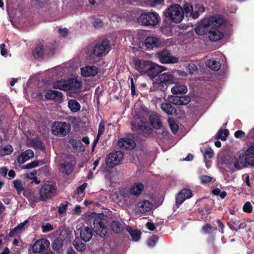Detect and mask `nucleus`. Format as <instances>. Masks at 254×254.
<instances>
[{"instance_id":"393cba45","label":"nucleus","mask_w":254,"mask_h":254,"mask_svg":"<svg viewBox=\"0 0 254 254\" xmlns=\"http://www.w3.org/2000/svg\"><path fill=\"white\" fill-rule=\"evenodd\" d=\"M227 225L231 230L235 231H238L241 228H244L246 225L239 219H237L231 220V221L227 223Z\"/></svg>"},{"instance_id":"ea45409f","label":"nucleus","mask_w":254,"mask_h":254,"mask_svg":"<svg viewBox=\"0 0 254 254\" xmlns=\"http://www.w3.org/2000/svg\"><path fill=\"white\" fill-rule=\"evenodd\" d=\"M229 133V131L227 129H223L220 128L216 135V138L217 139H221L222 141H225Z\"/></svg>"},{"instance_id":"774afa93","label":"nucleus","mask_w":254,"mask_h":254,"mask_svg":"<svg viewBox=\"0 0 254 254\" xmlns=\"http://www.w3.org/2000/svg\"><path fill=\"white\" fill-rule=\"evenodd\" d=\"M164 0H149V3L151 6L154 7L157 5L161 4Z\"/></svg>"},{"instance_id":"de8ad7c7","label":"nucleus","mask_w":254,"mask_h":254,"mask_svg":"<svg viewBox=\"0 0 254 254\" xmlns=\"http://www.w3.org/2000/svg\"><path fill=\"white\" fill-rule=\"evenodd\" d=\"M14 187L16 190L18 194H20L23 190L24 187H23L21 181L20 180H16L13 182Z\"/></svg>"},{"instance_id":"49530a36","label":"nucleus","mask_w":254,"mask_h":254,"mask_svg":"<svg viewBox=\"0 0 254 254\" xmlns=\"http://www.w3.org/2000/svg\"><path fill=\"white\" fill-rule=\"evenodd\" d=\"M212 193L213 194L219 196L222 199H224L225 198V197L227 196V192L225 191H222L220 189H219L218 188H216L214 189L212 191Z\"/></svg>"},{"instance_id":"72a5a7b5","label":"nucleus","mask_w":254,"mask_h":254,"mask_svg":"<svg viewBox=\"0 0 254 254\" xmlns=\"http://www.w3.org/2000/svg\"><path fill=\"white\" fill-rule=\"evenodd\" d=\"M204 11V7L201 4H195L194 7H193V15L192 18L194 19L197 18L199 17L200 13H202Z\"/></svg>"},{"instance_id":"9b49d317","label":"nucleus","mask_w":254,"mask_h":254,"mask_svg":"<svg viewBox=\"0 0 254 254\" xmlns=\"http://www.w3.org/2000/svg\"><path fill=\"white\" fill-rule=\"evenodd\" d=\"M124 154L120 151L112 152L109 153L106 159V163L109 167L118 165L122 160Z\"/></svg>"},{"instance_id":"423d86ee","label":"nucleus","mask_w":254,"mask_h":254,"mask_svg":"<svg viewBox=\"0 0 254 254\" xmlns=\"http://www.w3.org/2000/svg\"><path fill=\"white\" fill-rule=\"evenodd\" d=\"M160 20L159 15L156 12L142 13L138 18V23L144 26H155Z\"/></svg>"},{"instance_id":"a211bd4d","label":"nucleus","mask_w":254,"mask_h":254,"mask_svg":"<svg viewBox=\"0 0 254 254\" xmlns=\"http://www.w3.org/2000/svg\"><path fill=\"white\" fill-rule=\"evenodd\" d=\"M118 146L121 148L130 150L135 146V143L132 139L123 138L119 140Z\"/></svg>"},{"instance_id":"052dcab7","label":"nucleus","mask_w":254,"mask_h":254,"mask_svg":"<svg viewBox=\"0 0 254 254\" xmlns=\"http://www.w3.org/2000/svg\"><path fill=\"white\" fill-rule=\"evenodd\" d=\"M243 210L245 212L251 213L253 210V207L249 201H247L244 205Z\"/></svg>"},{"instance_id":"dca6fc26","label":"nucleus","mask_w":254,"mask_h":254,"mask_svg":"<svg viewBox=\"0 0 254 254\" xmlns=\"http://www.w3.org/2000/svg\"><path fill=\"white\" fill-rule=\"evenodd\" d=\"M169 101L174 104L184 105L190 101V96H168Z\"/></svg>"},{"instance_id":"5701e85b","label":"nucleus","mask_w":254,"mask_h":254,"mask_svg":"<svg viewBox=\"0 0 254 254\" xmlns=\"http://www.w3.org/2000/svg\"><path fill=\"white\" fill-rule=\"evenodd\" d=\"M92 230L89 227H86L80 231V239L85 242H88L92 238Z\"/></svg>"},{"instance_id":"6e6d98bb","label":"nucleus","mask_w":254,"mask_h":254,"mask_svg":"<svg viewBox=\"0 0 254 254\" xmlns=\"http://www.w3.org/2000/svg\"><path fill=\"white\" fill-rule=\"evenodd\" d=\"M180 192L183 195H184L183 196L185 198V200L191 197L192 195V191L190 190L187 189H184Z\"/></svg>"},{"instance_id":"20e7f679","label":"nucleus","mask_w":254,"mask_h":254,"mask_svg":"<svg viewBox=\"0 0 254 254\" xmlns=\"http://www.w3.org/2000/svg\"><path fill=\"white\" fill-rule=\"evenodd\" d=\"M223 19L219 16H212L209 18L204 19L200 21L199 24L195 28V31L197 34L201 35L203 32L202 28L211 26V27H215L220 28L223 23Z\"/></svg>"},{"instance_id":"aec40b11","label":"nucleus","mask_w":254,"mask_h":254,"mask_svg":"<svg viewBox=\"0 0 254 254\" xmlns=\"http://www.w3.org/2000/svg\"><path fill=\"white\" fill-rule=\"evenodd\" d=\"M98 68L95 66H86L81 69V75L85 77L94 76L98 73Z\"/></svg>"},{"instance_id":"a19ab883","label":"nucleus","mask_w":254,"mask_h":254,"mask_svg":"<svg viewBox=\"0 0 254 254\" xmlns=\"http://www.w3.org/2000/svg\"><path fill=\"white\" fill-rule=\"evenodd\" d=\"M183 13L186 16H191L193 15V6L189 3H186L183 8Z\"/></svg>"},{"instance_id":"3c124183","label":"nucleus","mask_w":254,"mask_h":254,"mask_svg":"<svg viewBox=\"0 0 254 254\" xmlns=\"http://www.w3.org/2000/svg\"><path fill=\"white\" fill-rule=\"evenodd\" d=\"M158 240V236L156 235H153L151 237H150L147 241V245L148 246L152 247L155 246L156 243Z\"/></svg>"},{"instance_id":"c03bdc74","label":"nucleus","mask_w":254,"mask_h":254,"mask_svg":"<svg viewBox=\"0 0 254 254\" xmlns=\"http://www.w3.org/2000/svg\"><path fill=\"white\" fill-rule=\"evenodd\" d=\"M44 164V162L40 160H36L32 161L25 165H24L22 166V169H31L35 167H36L37 166H40L41 165H43Z\"/></svg>"},{"instance_id":"58836bf2","label":"nucleus","mask_w":254,"mask_h":254,"mask_svg":"<svg viewBox=\"0 0 254 254\" xmlns=\"http://www.w3.org/2000/svg\"><path fill=\"white\" fill-rule=\"evenodd\" d=\"M202 231L204 234L212 235V232L217 230V227H212L210 224L205 223L202 227Z\"/></svg>"},{"instance_id":"bf43d9fd","label":"nucleus","mask_w":254,"mask_h":254,"mask_svg":"<svg viewBox=\"0 0 254 254\" xmlns=\"http://www.w3.org/2000/svg\"><path fill=\"white\" fill-rule=\"evenodd\" d=\"M233 164L235 168L237 170L247 167V165H244V163L240 162V160H238L237 159L233 162Z\"/></svg>"},{"instance_id":"9d476101","label":"nucleus","mask_w":254,"mask_h":254,"mask_svg":"<svg viewBox=\"0 0 254 254\" xmlns=\"http://www.w3.org/2000/svg\"><path fill=\"white\" fill-rule=\"evenodd\" d=\"M156 56L162 64H174L178 62V58L172 56L170 52L165 49L157 53Z\"/></svg>"},{"instance_id":"13d9d810","label":"nucleus","mask_w":254,"mask_h":254,"mask_svg":"<svg viewBox=\"0 0 254 254\" xmlns=\"http://www.w3.org/2000/svg\"><path fill=\"white\" fill-rule=\"evenodd\" d=\"M214 155V152L213 150L210 148H206V149L204 151V157L205 159L208 158H211Z\"/></svg>"},{"instance_id":"37998d69","label":"nucleus","mask_w":254,"mask_h":254,"mask_svg":"<svg viewBox=\"0 0 254 254\" xmlns=\"http://www.w3.org/2000/svg\"><path fill=\"white\" fill-rule=\"evenodd\" d=\"M199 213L201 215V219L206 218L211 213V210L208 205H204L202 208L198 209Z\"/></svg>"},{"instance_id":"864d4df0","label":"nucleus","mask_w":254,"mask_h":254,"mask_svg":"<svg viewBox=\"0 0 254 254\" xmlns=\"http://www.w3.org/2000/svg\"><path fill=\"white\" fill-rule=\"evenodd\" d=\"M182 193L179 192L176 196V203L177 207L178 208L179 205L182 204L185 200V198L183 196Z\"/></svg>"},{"instance_id":"a18cd8bd","label":"nucleus","mask_w":254,"mask_h":254,"mask_svg":"<svg viewBox=\"0 0 254 254\" xmlns=\"http://www.w3.org/2000/svg\"><path fill=\"white\" fill-rule=\"evenodd\" d=\"M13 151L12 146L11 145H7L0 149V155L1 156L9 155Z\"/></svg>"},{"instance_id":"e2e57ef3","label":"nucleus","mask_w":254,"mask_h":254,"mask_svg":"<svg viewBox=\"0 0 254 254\" xmlns=\"http://www.w3.org/2000/svg\"><path fill=\"white\" fill-rule=\"evenodd\" d=\"M45 95H63L62 92L51 89H46Z\"/></svg>"},{"instance_id":"6ab92c4d","label":"nucleus","mask_w":254,"mask_h":254,"mask_svg":"<svg viewBox=\"0 0 254 254\" xmlns=\"http://www.w3.org/2000/svg\"><path fill=\"white\" fill-rule=\"evenodd\" d=\"M34 156V152L31 149H27L22 152L17 158V161L19 164L25 163Z\"/></svg>"},{"instance_id":"680f3d73","label":"nucleus","mask_w":254,"mask_h":254,"mask_svg":"<svg viewBox=\"0 0 254 254\" xmlns=\"http://www.w3.org/2000/svg\"><path fill=\"white\" fill-rule=\"evenodd\" d=\"M169 125L172 132L174 134L176 133L179 129V126L178 124L173 121L169 122Z\"/></svg>"},{"instance_id":"79ce46f5","label":"nucleus","mask_w":254,"mask_h":254,"mask_svg":"<svg viewBox=\"0 0 254 254\" xmlns=\"http://www.w3.org/2000/svg\"><path fill=\"white\" fill-rule=\"evenodd\" d=\"M207 65L214 71H217L221 67V64L215 60H209Z\"/></svg>"},{"instance_id":"f8f14e48","label":"nucleus","mask_w":254,"mask_h":254,"mask_svg":"<svg viewBox=\"0 0 254 254\" xmlns=\"http://www.w3.org/2000/svg\"><path fill=\"white\" fill-rule=\"evenodd\" d=\"M93 224L94 231L97 235L101 237L106 236L107 233V229L102 220L99 217L95 218L93 220Z\"/></svg>"},{"instance_id":"c9c22d12","label":"nucleus","mask_w":254,"mask_h":254,"mask_svg":"<svg viewBox=\"0 0 254 254\" xmlns=\"http://www.w3.org/2000/svg\"><path fill=\"white\" fill-rule=\"evenodd\" d=\"M73 245L78 251H83L86 248L85 244L82 242L81 239L78 237L75 239L73 242Z\"/></svg>"},{"instance_id":"f704fd0d","label":"nucleus","mask_w":254,"mask_h":254,"mask_svg":"<svg viewBox=\"0 0 254 254\" xmlns=\"http://www.w3.org/2000/svg\"><path fill=\"white\" fill-rule=\"evenodd\" d=\"M33 55L35 59H42L44 55L43 45L41 44L37 45L33 52Z\"/></svg>"},{"instance_id":"39448f33","label":"nucleus","mask_w":254,"mask_h":254,"mask_svg":"<svg viewBox=\"0 0 254 254\" xmlns=\"http://www.w3.org/2000/svg\"><path fill=\"white\" fill-rule=\"evenodd\" d=\"M40 199L43 201L51 199L57 194V187L51 182L44 183L39 191Z\"/></svg>"},{"instance_id":"338daca9","label":"nucleus","mask_w":254,"mask_h":254,"mask_svg":"<svg viewBox=\"0 0 254 254\" xmlns=\"http://www.w3.org/2000/svg\"><path fill=\"white\" fill-rule=\"evenodd\" d=\"M242 179L244 182L246 184L248 187H251V184L250 181V177L249 174H245L242 176Z\"/></svg>"},{"instance_id":"0eeeda50","label":"nucleus","mask_w":254,"mask_h":254,"mask_svg":"<svg viewBox=\"0 0 254 254\" xmlns=\"http://www.w3.org/2000/svg\"><path fill=\"white\" fill-rule=\"evenodd\" d=\"M110 49V41L107 39H104L95 44L93 50V53L96 57H101L107 55Z\"/></svg>"},{"instance_id":"5fc2aeb1","label":"nucleus","mask_w":254,"mask_h":254,"mask_svg":"<svg viewBox=\"0 0 254 254\" xmlns=\"http://www.w3.org/2000/svg\"><path fill=\"white\" fill-rule=\"evenodd\" d=\"M182 193L179 192L176 196V203L177 207L178 208L179 205L182 204L185 200V198L183 196Z\"/></svg>"},{"instance_id":"b1692460","label":"nucleus","mask_w":254,"mask_h":254,"mask_svg":"<svg viewBox=\"0 0 254 254\" xmlns=\"http://www.w3.org/2000/svg\"><path fill=\"white\" fill-rule=\"evenodd\" d=\"M149 120L152 127L156 129L161 128L162 125L157 114H152L149 117Z\"/></svg>"},{"instance_id":"cd10ccee","label":"nucleus","mask_w":254,"mask_h":254,"mask_svg":"<svg viewBox=\"0 0 254 254\" xmlns=\"http://www.w3.org/2000/svg\"><path fill=\"white\" fill-rule=\"evenodd\" d=\"M144 189V185L141 183H135L129 189V193L136 196L139 195Z\"/></svg>"},{"instance_id":"6e6552de","label":"nucleus","mask_w":254,"mask_h":254,"mask_svg":"<svg viewBox=\"0 0 254 254\" xmlns=\"http://www.w3.org/2000/svg\"><path fill=\"white\" fill-rule=\"evenodd\" d=\"M240 162L244 163V165L254 166V142L251 143L245 153L239 155L237 159Z\"/></svg>"},{"instance_id":"f257e3e1","label":"nucleus","mask_w":254,"mask_h":254,"mask_svg":"<svg viewBox=\"0 0 254 254\" xmlns=\"http://www.w3.org/2000/svg\"><path fill=\"white\" fill-rule=\"evenodd\" d=\"M134 63V67L137 70L142 74H147L152 78L155 77L159 73L165 69L164 66L149 60L137 59Z\"/></svg>"},{"instance_id":"ddd939ff","label":"nucleus","mask_w":254,"mask_h":254,"mask_svg":"<svg viewBox=\"0 0 254 254\" xmlns=\"http://www.w3.org/2000/svg\"><path fill=\"white\" fill-rule=\"evenodd\" d=\"M50 242L46 239L42 238L36 241L32 246L33 252L38 253L44 252L49 248Z\"/></svg>"},{"instance_id":"2f4dec72","label":"nucleus","mask_w":254,"mask_h":254,"mask_svg":"<svg viewBox=\"0 0 254 254\" xmlns=\"http://www.w3.org/2000/svg\"><path fill=\"white\" fill-rule=\"evenodd\" d=\"M126 230L129 233L133 241L137 242L140 239L141 233L139 231L137 230H132L129 226L126 227Z\"/></svg>"},{"instance_id":"f3484780","label":"nucleus","mask_w":254,"mask_h":254,"mask_svg":"<svg viewBox=\"0 0 254 254\" xmlns=\"http://www.w3.org/2000/svg\"><path fill=\"white\" fill-rule=\"evenodd\" d=\"M209 38L211 41H217L221 39L223 36V33L220 31L219 28L213 27H211V29L208 31Z\"/></svg>"},{"instance_id":"09e8293b","label":"nucleus","mask_w":254,"mask_h":254,"mask_svg":"<svg viewBox=\"0 0 254 254\" xmlns=\"http://www.w3.org/2000/svg\"><path fill=\"white\" fill-rule=\"evenodd\" d=\"M33 146L36 149H39L42 151L45 149V145L43 142L40 140H35L33 142Z\"/></svg>"},{"instance_id":"7c9ffc66","label":"nucleus","mask_w":254,"mask_h":254,"mask_svg":"<svg viewBox=\"0 0 254 254\" xmlns=\"http://www.w3.org/2000/svg\"><path fill=\"white\" fill-rule=\"evenodd\" d=\"M161 109L168 115H172L176 111V110L169 103H162L161 104Z\"/></svg>"},{"instance_id":"2eb2a0df","label":"nucleus","mask_w":254,"mask_h":254,"mask_svg":"<svg viewBox=\"0 0 254 254\" xmlns=\"http://www.w3.org/2000/svg\"><path fill=\"white\" fill-rule=\"evenodd\" d=\"M157 75V84L160 87L163 86L164 85H167L173 83L172 71L163 73H159Z\"/></svg>"},{"instance_id":"473e14b6","label":"nucleus","mask_w":254,"mask_h":254,"mask_svg":"<svg viewBox=\"0 0 254 254\" xmlns=\"http://www.w3.org/2000/svg\"><path fill=\"white\" fill-rule=\"evenodd\" d=\"M110 227L112 230L117 234L121 233L123 230V227L119 221H112L110 223Z\"/></svg>"},{"instance_id":"4be33fe9","label":"nucleus","mask_w":254,"mask_h":254,"mask_svg":"<svg viewBox=\"0 0 254 254\" xmlns=\"http://www.w3.org/2000/svg\"><path fill=\"white\" fill-rule=\"evenodd\" d=\"M60 168L65 174L69 175L72 172L74 166L71 162L65 161L60 164Z\"/></svg>"},{"instance_id":"8fccbe9b","label":"nucleus","mask_w":254,"mask_h":254,"mask_svg":"<svg viewBox=\"0 0 254 254\" xmlns=\"http://www.w3.org/2000/svg\"><path fill=\"white\" fill-rule=\"evenodd\" d=\"M199 179L200 181L201 184L204 185L211 182L212 178L207 175H202L199 177Z\"/></svg>"},{"instance_id":"412c9836","label":"nucleus","mask_w":254,"mask_h":254,"mask_svg":"<svg viewBox=\"0 0 254 254\" xmlns=\"http://www.w3.org/2000/svg\"><path fill=\"white\" fill-rule=\"evenodd\" d=\"M187 91V87L180 82H176L171 88V92L173 95L185 94Z\"/></svg>"},{"instance_id":"4d7b16f0","label":"nucleus","mask_w":254,"mask_h":254,"mask_svg":"<svg viewBox=\"0 0 254 254\" xmlns=\"http://www.w3.org/2000/svg\"><path fill=\"white\" fill-rule=\"evenodd\" d=\"M42 232L43 233H47L54 229L53 226L49 223H44L42 225Z\"/></svg>"},{"instance_id":"c85d7f7f","label":"nucleus","mask_w":254,"mask_h":254,"mask_svg":"<svg viewBox=\"0 0 254 254\" xmlns=\"http://www.w3.org/2000/svg\"><path fill=\"white\" fill-rule=\"evenodd\" d=\"M187 74L183 71L175 70L172 71V77L173 83L179 82L178 81L182 80L184 77L187 76Z\"/></svg>"},{"instance_id":"7ed1b4c3","label":"nucleus","mask_w":254,"mask_h":254,"mask_svg":"<svg viewBox=\"0 0 254 254\" xmlns=\"http://www.w3.org/2000/svg\"><path fill=\"white\" fill-rule=\"evenodd\" d=\"M164 13L166 18L175 23H180L184 17L183 8L179 4L170 6Z\"/></svg>"},{"instance_id":"bb28decb","label":"nucleus","mask_w":254,"mask_h":254,"mask_svg":"<svg viewBox=\"0 0 254 254\" xmlns=\"http://www.w3.org/2000/svg\"><path fill=\"white\" fill-rule=\"evenodd\" d=\"M131 125L133 129L138 131L140 133H145L148 130L146 123L142 121H139L137 123H132Z\"/></svg>"},{"instance_id":"c756f323","label":"nucleus","mask_w":254,"mask_h":254,"mask_svg":"<svg viewBox=\"0 0 254 254\" xmlns=\"http://www.w3.org/2000/svg\"><path fill=\"white\" fill-rule=\"evenodd\" d=\"M28 222V221L27 220H26L23 222L19 224L14 229L10 230L8 234L9 237H13L16 234L18 233H20L24 229V226Z\"/></svg>"},{"instance_id":"e433bc0d","label":"nucleus","mask_w":254,"mask_h":254,"mask_svg":"<svg viewBox=\"0 0 254 254\" xmlns=\"http://www.w3.org/2000/svg\"><path fill=\"white\" fill-rule=\"evenodd\" d=\"M64 241L61 238H56L52 243L53 249L57 252H60L63 246Z\"/></svg>"},{"instance_id":"603ef678","label":"nucleus","mask_w":254,"mask_h":254,"mask_svg":"<svg viewBox=\"0 0 254 254\" xmlns=\"http://www.w3.org/2000/svg\"><path fill=\"white\" fill-rule=\"evenodd\" d=\"M68 204L67 201H65L64 203H61L58 207V211L60 214H63L66 212V209Z\"/></svg>"},{"instance_id":"0e129e2a","label":"nucleus","mask_w":254,"mask_h":254,"mask_svg":"<svg viewBox=\"0 0 254 254\" xmlns=\"http://www.w3.org/2000/svg\"><path fill=\"white\" fill-rule=\"evenodd\" d=\"M188 68L190 70V74L196 73L197 72V67L195 64H189L188 65Z\"/></svg>"},{"instance_id":"4c0bfd02","label":"nucleus","mask_w":254,"mask_h":254,"mask_svg":"<svg viewBox=\"0 0 254 254\" xmlns=\"http://www.w3.org/2000/svg\"><path fill=\"white\" fill-rule=\"evenodd\" d=\"M68 106L72 112H76L80 109L79 103L75 100H69L68 102Z\"/></svg>"},{"instance_id":"4468645a","label":"nucleus","mask_w":254,"mask_h":254,"mask_svg":"<svg viewBox=\"0 0 254 254\" xmlns=\"http://www.w3.org/2000/svg\"><path fill=\"white\" fill-rule=\"evenodd\" d=\"M162 44L161 40L158 37L148 36L144 41V45L148 50L158 48Z\"/></svg>"},{"instance_id":"1a4fd4ad","label":"nucleus","mask_w":254,"mask_h":254,"mask_svg":"<svg viewBox=\"0 0 254 254\" xmlns=\"http://www.w3.org/2000/svg\"><path fill=\"white\" fill-rule=\"evenodd\" d=\"M71 129L70 125L65 122H55L52 126V132L54 135L64 136Z\"/></svg>"},{"instance_id":"69168bd1","label":"nucleus","mask_w":254,"mask_h":254,"mask_svg":"<svg viewBox=\"0 0 254 254\" xmlns=\"http://www.w3.org/2000/svg\"><path fill=\"white\" fill-rule=\"evenodd\" d=\"M93 25L95 27H101L103 25V22L101 19L94 18Z\"/></svg>"},{"instance_id":"f03ea898","label":"nucleus","mask_w":254,"mask_h":254,"mask_svg":"<svg viewBox=\"0 0 254 254\" xmlns=\"http://www.w3.org/2000/svg\"><path fill=\"white\" fill-rule=\"evenodd\" d=\"M81 86V83L76 79L74 78L58 80L54 82L53 85L54 89L69 91L71 93H76L79 90Z\"/></svg>"},{"instance_id":"a878e982","label":"nucleus","mask_w":254,"mask_h":254,"mask_svg":"<svg viewBox=\"0 0 254 254\" xmlns=\"http://www.w3.org/2000/svg\"><path fill=\"white\" fill-rule=\"evenodd\" d=\"M137 206L140 208V212L145 213L151 210L152 203L149 200H144L142 202H139Z\"/></svg>"}]
</instances>
